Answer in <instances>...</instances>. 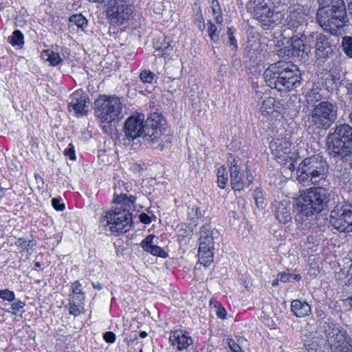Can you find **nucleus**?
Listing matches in <instances>:
<instances>
[{"instance_id": "obj_32", "label": "nucleus", "mask_w": 352, "mask_h": 352, "mask_svg": "<svg viewBox=\"0 0 352 352\" xmlns=\"http://www.w3.org/2000/svg\"><path fill=\"white\" fill-rule=\"evenodd\" d=\"M324 83L327 89H334L342 85V80L339 74L333 71H330L325 78Z\"/></svg>"}, {"instance_id": "obj_40", "label": "nucleus", "mask_w": 352, "mask_h": 352, "mask_svg": "<svg viewBox=\"0 0 352 352\" xmlns=\"http://www.w3.org/2000/svg\"><path fill=\"white\" fill-rule=\"evenodd\" d=\"M47 54V60L50 63V64L53 66H56L62 62V58L59 54L56 53L53 51H46Z\"/></svg>"}, {"instance_id": "obj_2", "label": "nucleus", "mask_w": 352, "mask_h": 352, "mask_svg": "<svg viewBox=\"0 0 352 352\" xmlns=\"http://www.w3.org/2000/svg\"><path fill=\"white\" fill-rule=\"evenodd\" d=\"M265 80L272 89L288 91L297 87L300 74L296 65L285 61L271 64L264 72Z\"/></svg>"}, {"instance_id": "obj_59", "label": "nucleus", "mask_w": 352, "mask_h": 352, "mask_svg": "<svg viewBox=\"0 0 352 352\" xmlns=\"http://www.w3.org/2000/svg\"><path fill=\"white\" fill-rule=\"evenodd\" d=\"M153 239V235H148L146 236V239H144L142 242V247L143 249H144V245H148V244H152V240Z\"/></svg>"}, {"instance_id": "obj_16", "label": "nucleus", "mask_w": 352, "mask_h": 352, "mask_svg": "<svg viewBox=\"0 0 352 352\" xmlns=\"http://www.w3.org/2000/svg\"><path fill=\"white\" fill-rule=\"evenodd\" d=\"M143 120V116H131L126 120L124 133L129 140H133L142 135V131H144Z\"/></svg>"}, {"instance_id": "obj_56", "label": "nucleus", "mask_w": 352, "mask_h": 352, "mask_svg": "<svg viewBox=\"0 0 352 352\" xmlns=\"http://www.w3.org/2000/svg\"><path fill=\"white\" fill-rule=\"evenodd\" d=\"M216 314L219 318L224 319L226 317L227 312L223 307H217Z\"/></svg>"}, {"instance_id": "obj_14", "label": "nucleus", "mask_w": 352, "mask_h": 352, "mask_svg": "<svg viewBox=\"0 0 352 352\" xmlns=\"http://www.w3.org/2000/svg\"><path fill=\"white\" fill-rule=\"evenodd\" d=\"M351 342V338L346 331L342 329L336 333L333 339L329 340L328 346L331 352H352Z\"/></svg>"}, {"instance_id": "obj_23", "label": "nucleus", "mask_w": 352, "mask_h": 352, "mask_svg": "<svg viewBox=\"0 0 352 352\" xmlns=\"http://www.w3.org/2000/svg\"><path fill=\"white\" fill-rule=\"evenodd\" d=\"M114 198L113 202L116 204H124L131 208V204L133 205L136 201L137 197L133 195L127 196L122 190L121 181H118L114 186Z\"/></svg>"}, {"instance_id": "obj_38", "label": "nucleus", "mask_w": 352, "mask_h": 352, "mask_svg": "<svg viewBox=\"0 0 352 352\" xmlns=\"http://www.w3.org/2000/svg\"><path fill=\"white\" fill-rule=\"evenodd\" d=\"M144 250L151 253V254L157 256H161L165 258L167 256V254L164 252V250L160 246L148 244L144 245Z\"/></svg>"}, {"instance_id": "obj_58", "label": "nucleus", "mask_w": 352, "mask_h": 352, "mask_svg": "<svg viewBox=\"0 0 352 352\" xmlns=\"http://www.w3.org/2000/svg\"><path fill=\"white\" fill-rule=\"evenodd\" d=\"M34 177L38 184V188H43L44 184L43 178L38 174H36Z\"/></svg>"}, {"instance_id": "obj_64", "label": "nucleus", "mask_w": 352, "mask_h": 352, "mask_svg": "<svg viewBox=\"0 0 352 352\" xmlns=\"http://www.w3.org/2000/svg\"><path fill=\"white\" fill-rule=\"evenodd\" d=\"M84 299H85V296H84L83 293H81V294L75 295L76 303L79 302L80 304H82V301L84 300Z\"/></svg>"}, {"instance_id": "obj_19", "label": "nucleus", "mask_w": 352, "mask_h": 352, "mask_svg": "<svg viewBox=\"0 0 352 352\" xmlns=\"http://www.w3.org/2000/svg\"><path fill=\"white\" fill-rule=\"evenodd\" d=\"M169 340L171 344L177 346L178 350L187 349L192 344V339L188 333L183 330H175L170 333Z\"/></svg>"}, {"instance_id": "obj_45", "label": "nucleus", "mask_w": 352, "mask_h": 352, "mask_svg": "<svg viewBox=\"0 0 352 352\" xmlns=\"http://www.w3.org/2000/svg\"><path fill=\"white\" fill-rule=\"evenodd\" d=\"M155 77V74L148 70H144L140 74V78L143 82L151 83Z\"/></svg>"}, {"instance_id": "obj_12", "label": "nucleus", "mask_w": 352, "mask_h": 352, "mask_svg": "<svg viewBox=\"0 0 352 352\" xmlns=\"http://www.w3.org/2000/svg\"><path fill=\"white\" fill-rule=\"evenodd\" d=\"M314 32L307 37L305 31L295 32L291 37V44L289 46L288 55L294 57L302 56L309 52L311 43L314 42Z\"/></svg>"}, {"instance_id": "obj_61", "label": "nucleus", "mask_w": 352, "mask_h": 352, "mask_svg": "<svg viewBox=\"0 0 352 352\" xmlns=\"http://www.w3.org/2000/svg\"><path fill=\"white\" fill-rule=\"evenodd\" d=\"M191 211L194 212L193 217L199 218L201 216V210L198 207H192Z\"/></svg>"}, {"instance_id": "obj_37", "label": "nucleus", "mask_w": 352, "mask_h": 352, "mask_svg": "<svg viewBox=\"0 0 352 352\" xmlns=\"http://www.w3.org/2000/svg\"><path fill=\"white\" fill-rule=\"evenodd\" d=\"M217 176L218 186L222 189L225 188L228 183V178L227 176L226 169L223 166H220L217 169Z\"/></svg>"}, {"instance_id": "obj_31", "label": "nucleus", "mask_w": 352, "mask_h": 352, "mask_svg": "<svg viewBox=\"0 0 352 352\" xmlns=\"http://www.w3.org/2000/svg\"><path fill=\"white\" fill-rule=\"evenodd\" d=\"M322 329L329 342V340L333 339L336 333L341 330L339 329L337 324L329 320L324 322Z\"/></svg>"}, {"instance_id": "obj_1", "label": "nucleus", "mask_w": 352, "mask_h": 352, "mask_svg": "<svg viewBox=\"0 0 352 352\" xmlns=\"http://www.w3.org/2000/svg\"><path fill=\"white\" fill-rule=\"evenodd\" d=\"M316 21L331 35H340L348 23L344 0H318Z\"/></svg>"}, {"instance_id": "obj_41", "label": "nucleus", "mask_w": 352, "mask_h": 352, "mask_svg": "<svg viewBox=\"0 0 352 352\" xmlns=\"http://www.w3.org/2000/svg\"><path fill=\"white\" fill-rule=\"evenodd\" d=\"M195 24L201 31L204 30L206 25L203 15L201 14V8L199 6L197 7V12L195 16Z\"/></svg>"}, {"instance_id": "obj_27", "label": "nucleus", "mask_w": 352, "mask_h": 352, "mask_svg": "<svg viewBox=\"0 0 352 352\" xmlns=\"http://www.w3.org/2000/svg\"><path fill=\"white\" fill-rule=\"evenodd\" d=\"M199 246L214 247L213 231L210 227L203 226L200 231Z\"/></svg>"}, {"instance_id": "obj_18", "label": "nucleus", "mask_w": 352, "mask_h": 352, "mask_svg": "<svg viewBox=\"0 0 352 352\" xmlns=\"http://www.w3.org/2000/svg\"><path fill=\"white\" fill-rule=\"evenodd\" d=\"M86 102V96L76 91L69 98L68 109L70 112L74 111L77 116H83L87 113Z\"/></svg>"}, {"instance_id": "obj_5", "label": "nucleus", "mask_w": 352, "mask_h": 352, "mask_svg": "<svg viewBox=\"0 0 352 352\" xmlns=\"http://www.w3.org/2000/svg\"><path fill=\"white\" fill-rule=\"evenodd\" d=\"M297 181L304 186L320 184L324 182L329 174V164L325 157L319 154L305 158L297 170Z\"/></svg>"}, {"instance_id": "obj_46", "label": "nucleus", "mask_w": 352, "mask_h": 352, "mask_svg": "<svg viewBox=\"0 0 352 352\" xmlns=\"http://www.w3.org/2000/svg\"><path fill=\"white\" fill-rule=\"evenodd\" d=\"M208 34L211 40L213 41H217L219 40V32L217 27L211 22L209 23Z\"/></svg>"}, {"instance_id": "obj_17", "label": "nucleus", "mask_w": 352, "mask_h": 352, "mask_svg": "<svg viewBox=\"0 0 352 352\" xmlns=\"http://www.w3.org/2000/svg\"><path fill=\"white\" fill-rule=\"evenodd\" d=\"M228 162L230 164L229 171L232 188L234 190H243L244 188V182L241 174V168L230 153L228 157Z\"/></svg>"}, {"instance_id": "obj_49", "label": "nucleus", "mask_w": 352, "mask_h": 352, "mask_svg": "<svg viewBox=\"0 0 352 352\" xmlns=\"http://www.w3.org/2000/svg\"><path fill=\"white\" fill-rule=\"evenodd\" d=\"M25 306V302L18 300L16 302H13L11 305V309L13 310L12 314H16V313L19 311L21 309H23Z\"/></svg>"}, {"instance_id": "obj_3", "label": "nucleus", "mask_w": 352, "mask_h": 352, "mask_svg": "<svg viewBox=\"0 0 352 352\" xmlns=\"http://www.w3.org/2000/svg\"><path fill=\"white\" fill-rule=\"evenodd\" d=\"M338 107L336 102L323 100L308 109L305 126L307 131L316 134L327 131L338 119Z\"/></svg>"}, {"instance_id": "obj_8", "label": "nucleus", "mask_w": 352, "mask_h": 352, "mask_svg": "<svg viewBox=\"0 0 352 352\" xmlns=\"http://www.w3.org/2000/svg\"><path fill=\"white\" fill-rule=\"evenodd\" d=\"M96 116L102 122L111 123L121 116L123 103L117 96H100L94 102Z\"/></svg>"}, {"instance_id": "obj_63", "label": "nucleus", "mask_w": 352, "mask_h": 352, "mask_svg": "<svg viewBox=\"0 0 352 352\" xmlns=\"http://www.w3.org/2000/svg\"><path fill=\"white\" fill-rule=\"evenodd\" d=\"M161 7H162L161 3H157L154 4V8H153L154 12L159 14H162Z\"/></svg>"}, {"instance_id": "obj_62", "label": "nucleus", "mask_w": 352, "mask_h": 352, "mask_svg": "<svg viewBox=\"0 0 352 352\" xmlns=\"http://www.w3.org/2000/svg\"><path fill=\"white\" fill-rule=\"evenodd\" d=\"M317 241V236L314 234H310L307 237V241L308 243H315Z\"/></svg>"}, {"instance_id": "obj_22", "label": "nucleus", "mask_w": 352, "mask_h": 352, "mask_svg": "<svg viewBox=\"0 0 352 352\" xmlns=\"http://www.w3.org/2000/svg\"><path fill=\"white\" fill-rule=\"evenodd\" d=\"M274 212L277 220L283 224L292 221L291 207L287 202H278L274 204Z\"/></svg>"}, {"instance_id": "obj_29", "label": "nucleus", "mask_w": 352, "mask_h": 352, "mask_svg": "<svg viewBox=\"0 0 352 352\" xmlns=\"http://www.w3.org/2000/svg\"><path fill=\"white\" fill-rule=\"evenodd\" d=\"M214 247L199 246V258L205 266L208 265L213 261Z\"/></svg>"}, {"instance_id": "obj_7", "label": "nucleus", "mask_w": 352, "mask_h": 352, "mask_svg": "<svg viewBox=\"0 0 352 352\" xmlns=\"http://www.w3.org/2000/svg\"><path fill=\"white\" fill-rule=\"evenodd\" d=\"M133 224L132 214L128 209L117 208L104 212L100 219V225L111 232H128Z\"/></svg>"}, {"instance_id": "obj_39", "label": "nucleus", "mask_w": 352, "mask_h": 352, "mask_svg": "<svg viewBox=\"0 0 352 352\" xmlns=\"http://www.w3.org/2000/svg\"><path fill=\"white\" fill-rule=\"evenodd\" d=\"M69 314L78 316L80 314V307L82 304L76 303L75 296H71L69 299Z\"/></svg>"}, {"instance_id": "obj_34", "label": "nucleus", "mask_w": 352, "mask_h": 352, "mask_svg": "<svg viewBox=\"0 0 352 352\" xmlns=\"http://www.w3.org/2000/svg\"><path fill=\"white\" fill-rule=\"evenodd\" d=\"M9 43L13 46H18L22 47L24 43V36L22 32L16 30L12 32V34L8 38Z\"/></svg>"}, {"instance_id": "obj_47", "label": "nucleus", "mask_w": 352, "mask_h": 352, "mask_svg": "<svg viewBox=\"0 0 352 352\" xmlns=\"http://www.w3.org/2000/svg\"><path fill=\"white\" fill-rule=\"evenodd\" d=\"M227 34L229 38L230 45L233 46L234 48H237V41L234 36V30L232 28H228Z\"/></svg>"}, {"instance_id": "obj_26", "label": "nucleus", "mask_w": 352, "mask_h": 352, "mask_svg": "<svg viewBox=\"0 0 352 352\" xmlns=\"http://www.w3.org/2000/svg\"><path fill=\"white\" fill-rule=\"evenodd\" d=\"M321 91L322 89L318 85H314L312 88L307 92L305 97L308 109H311L320 102L323 101Z\"/></svg>"}, {"instance_id": "obj_6", "label": "nucleus", "mask_w": 352, "mask_h": 352, "mask_svg": "<svg viewBox=\"0 0 352 352\" xmlns=\"http://www.w3.org/2000/svg\"><path fill=\"white\" fill-rule=\"evenodd\" d=\"M329 195L322 187H311L297 198L296 206L300 214L305 217L318 214L327 207Z\"/></svg>"}, {"instance_id": "obj_48", "label": "nucleus", "mask_w": 352, "mask_h": 352, "mask_svg": "<svg viewBox=\"0 0 352 352\" xmlns=\"http://www.w3.org/2000/svg\"><path fill=\"white\" fill-rule=\"evenodd\" d=\"M72 289L73 294L70 296H75V295L81 294L82 289H81V284L78 281L74 282L72 286Z\"/></svg>"}, {"instance_id": "obj_55", "label": "nucleus", "mask_w": 352, "mask_h": 352, "mask_svg": "<svg viewBox=\"0 0 352 352\" xmlns=\"http://www.w3.org/2000/svg\"><path fill=\"white\" fill-rule=\"evenodd\" d=\"M228 345L232 352H242L239 345L235 343L234 341L229 342Z\"/></svg>"}, {"instance_id": "obj_4", "label": "nucleus", "mask_w": 352, "mask_h": 352, "mask_svg": "<svg viewBox=\"0 0 352 352\" xmlns=\"http://www.w3.org/2000/svg\"><path fill=\"white\" fill-rule=\"evenodd\" d=\"M326 146L330 157L352 160V126L346 123L336 124L326 138Z\"/></svg>"}, {"instance_id": "obj_52", "label": "nucleus", "mask_w": 352, "mask_h": 352, "mask_svg": "<svg viewBox=\"0 0 352 352\" xmlns=\"http://www.w3.org/2000/svg\"><path fill=\"white\" fill-rule=\"evenodd\" d=\"M103 338L108 343H113L116 340V335L111 331H107L104 333Z\"/></svg>"}, {"instance_id": "obj_50", "label": "nucleus", "mask_w": 352, "mask_h": 352, "mask_svg": "<svg viewBox=\"0 0 352 352\" xmlns=\"http://www.w3.org/2000/svg\"><path fill=\"white\" fill-rule=\"evenodd\" d=\"M52 206L58 211H63L65 209V204H60V200L57 198H54L52 200Z\"/></svg>"}, {"instance_id": "obj_11", "label": "nucleus", "mask_w": 352, "mask_h": 352, "mask_svg": "<svg viewBox=\"0 0 352 352\" xmlns=\"http://www.w3.org/2000/svg\"><path fill=\"white\" fill-rule=\"evenodd\" d=\"M133 11L132 5L126 0H110L107 15L113 23L121 25L129 20Z\"/></svg>"}, {"instance_id": "obj_44", "label": "nucleus", "mask_w": 352, "mask_h": 352, "mask_svg": "<svg viewBox=\"0 0 352 352\" xmlns=\"http://www.w3.org/2000/svg\"><path fill=\"white\" fill-rule=\"evenodd\" d=\"M0 298L4 300L12 302L15 299V294L8 289L0 290Z\"/></svg>"}, {"instance_id": "obj_43", "label": "nucleus", "mask_w": 352, "mask_h": 352, "mask_svg": "<svg viewBox=\"0 0 352 352\" xmlns=\"http://www.w3.org/2000/svg\"><path fill=\"white\" fill-rule=\"evenodd\" d=\"M333 175L338 178H340L342 180H345L348 179L349 175L346 168H342V166H337L333 169Z\"/></svg>"}, {"instance_id": "obj_24", "label": "nucleus", "mask_w": 352, "mask_h": 352, "mask_svg": "<svg viewBox=\"0 0 352 352\" xmlns=\"http://www.w3.org/2000/svg\"><path fill=\"white\" fill-rule=\"evenodd\" d=\"M291 311L296 317L304 318L311 313V308L307 302L296 299L291 302Z\"/></svg>"}, {"instance_id": "obj_25", "label": "nucleus", "mask_w": 352, "mask_h": 352, "mask_svg": "<svg viewBox=\"0 0 352 352\" xmlns=\"http://www.w3.org/2000/svg\"><path fill=\"white\" fill-rule=\"evenodd\" d=\"M304 346L307 352H331L323 339L318 338L312 340H305Z\"/></svg>"}, {"instance_id": "obj_9", "label": "nucleus", "mask_w": 352, "mask_h": 352, "mask_svg": "<svg viewBox=\"0 0 352 352\" xmlns=\"http://www.w3.org/2000/svg\"><path fill=\"white\" fill-rule=\"evenodd\" d=\"M330 222L340 232H352V204L336 206L331 211Z\"/></svg>"}, {"instance_id": "obj_20", "label": "nucleus", "mask_w": 352, "mask_h": 352, "mask_svg": "<svg viewBox=\"0 0 352 352\" xmlns=\"http://www.w3.org/2000/svg\"><path fill=\"white\" fill-rule=\"evenodd\" d=\"M333 53V49L328 38L323 34L316 36V54L318 58L329 57Z\"/></svg>"}, {"instance_id": "obj_35", "label": "nucleus", "mask_w": 352, "mask_h": 352, "mask_svg": "<svg viewBox=\"0 0 352 352\" xmlns=\"http://www.w3.org/2000/svg\"><path fill=\"white\" fill-rule=\"evenodd\" d=\"M341 48L348 58H352V36H344L342 37Z\"/></svg>"}, {"instance_id": "obj_13", "label": "nucleus", "mask_w": 352, "mask_h": 352, "mask_svg": "<svg viewBox=\"0 0 352 352\" xmlns=\"http://www.w3.org/2000/svg\"><path fill=\"white\" fill-rule=\"evenodd\" d=\"M307 16L301 8H290L285 19V25L294 32L305 31L303 28L307 25Z\"/></svg>"}, {"instance_id": "obj_36", "label": "nucleus", "mask_w": 352, "mask_h": 352, "mask_svg": "<svg viewBox=\"0 0 352 352\" xmlns=\"http://www.w3.org/2000/svg\"><path fill=\"white\" fill-rule=\"evenodd\" d=\"M15 245L20 248L21 251H28L30 250H34L36 243L32 239L27 241L23 238H19L15 242Z\"/></svg>"}, {"instance_id": "obj_53", "label": "nucleus", "mask_w": 352, "mask_h": 352, "mask_svg": "<svg viewBox=\"0 0 352 352\" xmlns=\"http://www.w3.org/2000/svg\"><path fill=\"white\" fill-rule=\"evenodd\" d=\"M294 275L285 272L280 273L278 274L280 281L283 283H287L290 281V279L293 278Z\"/></svg>"}, {"instance_id": "obj_54", "label": "nucleus", "mask_w": 352, "mask_h": 352, "mask_svg": "<svg viewBox=\"0 0 352 352\" xmlns=\"http://www.w3.org/2000/svg\"><path fill=\"white\" fill-rule=\"evenodd\" d=\"M212 9L213 14H217L220 13L221 8H220V5L217 0H213L212 1Z\"/></svg>"}, {"instance_id": "obj_15", "label": "nucleus", "mask_w": 352, "mask_h": 352, "mask_svg": "<svg viewBox=\"0 0 352 352\" xmlns=\"http://www.w3.org/2000/svg\"><path fill=\"white\" fill-rule=\"evenodd\" d=\"M291 144L285 138H277L271 141L270 148L274 157L283 162L291 157Z\"/></svg>"}, {"instance_id": "obj_51", "label": "nucleus", "mask_w": 352, "mask_h": 352, "mask_svg": "<svg viewBox=\"0 0 352 352\" xmlns=\"http://www.w3.org/2000/svg\"><path fill=\"white\" fill-rule=\"evenodd\" d=\"M65 155L68 156L70 160H74L76 159L75 151L74 146L70 144L69 147L65 150Z\"/></svg>"}, {"instance_id": "obj_60", "label": "nucleus", "mask_w": 352, "mask_h": 352, "mask_svg": "<svg viewBox=\"0 0 352 352\" xmlns=\"http://www.w3.org/2000/svg\"><path fill=\"white\" fill-rule=\"evenodd\" d=\"M121 184L122 190L126 193V195H127V192H129L131 190V184L123 181H121Z\"/></svg>"}, {"instance_id": "obj_21", "label": "nucleus", "mask_w": 352, "mask_h": 352, "mask_svg": "<svg viewBox=\"0 0 352 352\" xmlns=\"http://www.w3.org/2000/svg\"><path fill=\"white\" fill-rule=\"evenodd\" d=\"M148 122L149 121L147 120V124L144 126V131H142L144 141L147 143L157 142L162 138V130L157 122L151 124Z\"/></svg>"}, {"instance_id": "obj_28", "label": "nucleus", "mask_w": 352, "mask_h": 352, "mask_svg": "<svg viewBox=\"0 0 352 352\" xmlns=\"http://www.w3.org/2000/svg\"><path fill=\"white\" fill-rule=\"evenodd\" d=\"M153 47L157 51L162 52V55L166 57L169 54L173 46L172 45V41H166V37L162 36L154 41Z\"/></svg>"}, {"instance_id": "obj_30", "label": "nucleus", "mask_w": 352, "mask_h": 352, "mask_svg": "<svg viewBox=\"0 0 352 352\" xmlns=\"http://www.w3.org/2000/svg\"><path fill=\"white\" fill-rule=\"evenodd\" d=\"M276 105V100L273 97H267L264 99L260 106V112L263 116H267L274 112Z\"/></svg>"}, {"instance_id": "obj_33", "label": "nucleus", "mask_w": 352, "mask_h": 352, "mask_svg": "<svg viewBox=\"0 0 352 352\" xmlns=\"http://www.w3.org/2000/svg\"><path fill=\"white\" fill-rule=\"evenodd\" d=\"M69 26L76 25L81 30L87 28L88 24L87 19L81 14H73L69 19Z\"/></svg>"}, {"instance_id": "obj_10", "label": "nucleus", "mask_w": 352, "mask_h": 352, "mask_svg": "<svg viewBox=\"0 0 352 352\" xmlns=\"http://www.w3.org/2000/svg\"><path fill=\"white\" fill-rule=\"evenodd\" d=\"M270 0H255L254 4V18L263 27V29H268L270 26L276 24L281 17L278 12H275L270 7Z\"/></svg>"}, {"instance_id": "obj_42", "label": "nucleus", "mask_w": 352, "mask_h": 352, "mask_svg": "<svg viewBox=\"0 0 352 352\" xmlns=\"http://www.w3.org/2000/svg\"><path fill=\"white\" fill-rule=\"evenodd\" d=\"M253 196L256 206L258 208H263L265 205V200L262 191L258 188L255 189Z\"/></svg>"}, {"instance_id": "obj_57", "label": "nucleus", "mask_w": 352, "mask_h": 352, "mask_svg": "<svg viewBox=\"0 0 352 352\" xmlns=\"http://www.w3.org/2000/svg\"><path fill=\"white\" fill-rule=\"evenodd\" d=\"M140 221L145 224H148L151 223V217L146 213H142L139 217Z\"/></svg>"}]
</instances>
